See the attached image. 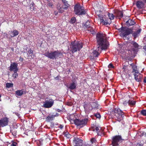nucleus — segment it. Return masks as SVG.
<instances>
[{
	"label": "nucleus",
	"mask_w": 146,
	"mask_h": 146,
	"mask_svg": "<svg viewBox=\"0 0 146 146\" xmlns=\"http://www.w3.org/2000/svg\"><path fill=\"white\" fill-rule=\"evenodd\" d=\"M96 39L98 45L97 48L93 52L94 57L98 56L101 52L102 50L106 49L109 44L105 34L100 33L97 34L96 35Z\"/></svg>",
	"instance_id": "obj_1"
},
{
	"label": "nucleus",
	"mask_w": 146,
	"mask_h": 146,
	"mask_svg": "<svg viewBox=\"0 0 146 146\" xmlns=\"http://www.w3.org/2000/svg\"><path fill=\"white\" fill-rule=\"evenodd\" d=\"M119 32H121L120 35L123 37H125L131 34L133 36L134 38L135 39L137 37L138 35L141 31V29H140L136 31H133L131 28H128L126 27H122L118 29Z\"/></svg>",
	"instance_id": "obj_2"
},
{
	"label": "nucleus",
	"mask_w": 146,
	"mask_h": 146,
	"mask_svg": "<svg viewBox=\"0 0 146 146\" xmlns=\"http://www.w3.org/2000/svg\"><path fill=\"white\" fill-rule=\"evenodd\" d=\"M83 46L82 43L80 41H74L71 42L69 49L72 53L80 51Z\"/></svg>",
	"instance_id": "obj_3"
},
{
	"label": "nucleus",
	"mask_w": 146,
	"mask_h": 146,
	"mask_svg": "<svg viewBox=\"0 0 146 146\" xmlns=\"http://www.w3.org/2000/svg\"><path fill=\"white\" fill-rule=\"evenodd\" d=\"M62 4L61 5L58 3L57 4L56 7L58 12L61 13L64 12V10H67L70 6L68 3V1L66 0H62Z\"/></svg>",
	"instance_id": "obj_4"
},
{
	"label": "nucleus",
	"mask_w": 146,
	"mask_h": 146,
	"mask_svg": "<svg viewBox=\"0 0 146 146\" xmlns=\"http://www.w3.org/2000/svg\"><path fill=\"white\" fill-rule=\"evenodd\" d=\"M74 12L76 15H82L86 14V11L83 9L79 4H77L74 6Z\"/></svg>",
	"instance_id": "obj_5"
},
{
	"label": "nucleus",
	"mask_w": 146,
	"mask_h": 146,
	"mask_svg": "<svg viewBox=\"0 0 146 146\" xmlns=\"http://www.w3.org/2000/svg\"><path fill=\"white\" fill-rule=\"evenodd\" d=\"M60 54V52L58 51H55L50 52L48 51L46 52L44 55L48 58L53 60L56 59Z\"/></svg>",
	"instance_id": "obj_6"
},
{
	"label": "nucleus",
	"mask_w": 146,
	"mask_h": 146,
	"mask_svg": "<svg viewBox=\"0 0 146 146\" xmlns=\"http://www.w3.org/2000/svg\"><path fill=\"white\" fill-rule=\"evenodd\" d=\"M88 120V119L87 118L82 119H76L73 120V121L74 123L76 125L78 126L80 128H81L86 124Z\"/></svg>",
	"instance_id": "obj_7"
},
{
	"label": "nucleus",
	"mask_w": 146,
	"mask_h": 146,
	"mask_svg": "<svg viewBox=\"0 0 146 146\" xmlns=\"http://www.w3.org/2000/svg\"><path fill=\"white\" fill-rule=\"evenodd\" d=\"M115 115L116 117L115 119L119 121L123 119L124 113L119 109H115L114 110Z\"/></svg>",
	"instance_id": "obj_8"
},
{
	"label": "nucleus",
	"mask_w": 146,
	"mask_h": 146,
	"mask_svg": "<svg viewBox=\"0 0 146 146\" xmlns=\"http://www.w3.org/2000/svg\"><path fill=\"white\" fill-rule=\"evenodd\" d=\"M100 19V23L104 25H107L111 23V21L105 15L103 16L102 15L100 14L98 15Z\"/></svg>",
	"instance_id": "obj_9"
},
{
	"label": "nucleus",
	"mask_w": 146,
	"mask_h": 146,
	"mask_svg": "<svg viewBox=\"0 0 146 146\" xmlns=\"http://www.w3.org/2000/svg\"><path fill=\"white\" fill-rule=\"evenodd\" d=\"M123 140L121 136L116 135L113 137L112 141L113 146H117L119 145V143L120 141H122Z\"/></svg>",
	"instance_id": "obj_10"
},
{
	"label": "nucleus",
	"mask_w": 146,
	"mask_h": 146,
	"mask_svg": "<svg viewBox=\"0 0 146 146\" xmlns=\"http://www.w3.org/2000/svg\"><path fill=\"white\" fill-rule=\"evenodd\" d=\"M129 43L132 45V48L131 50L133 51L134 53H137L138 52V50L140 49L141 47V46H139L134 41L130 42Z\"/></svg>",
	"instance_id": "obj_11"
},
{
	"label": "nucleus",
	"mask_w": 146,
	"mask_h": 146,
	"mask_svg": "<svg viewBox=\"0 0 146 146\" xmlns=\"http://www.w3.org/2000/svg\"><path fill=\"white\" fill-rule=\"evenodd\" d=\"M9 122V118L5 117L0 119V127H3L8 125Z\"/></svg>",
	"instance_id": "obj_12"
},
{
	"label": "nucleus",
	"mask_w": 146,
	"mask_h": 146,
	"mask_svg": "<svg viewBox=\"0 0 146 146\" xmlns=\"http://www.w3.org/2000/svg\"><path fill=\"white\" fill-rule=\"evenodd\" d=\"M54 103V100L52 99H50L49 100H46L44 103L43 106L45 108H50L52 106Z\"/></svg>",
	"instance_id": "obj_13"
},
{
	"label": "nucleus",
	"mask_w": 146,
	"mask_h": 146,
	"mask_svg": "<svg viewBox=\"0 0 146 146\" xmlns=\"http://www.w3.org/2000/svg\"><path fill=\"white\" fill-rule=\"evenodd\" d=\"M18 64L16 62H13L11 64L10 66L9 67V70L11 71H18V68H17Z\"/></svg>",
	"instance_id": "obj_14"
},
{
	"label": "nucleus",
	"mask_w": 146,
	"mask_h": 146,
	"mask_svg": "<svg viewBox=\"0 0 146 146\" xmlns=\"http://www.w3.org/2000/svg\"><path fill=\"white\" fill-rule=\"evenodd\" d=\"M73 143L75 146H82V141L78 138L75 137L73 140Z\"/></svg>",
	"instance_id": "obj_15"
},
{
	"label": "nucleus",
	"mask_w": 146,
	"mask_h": 146,
	"mask_svg": "<svg viewBox=\"0 0 146 146\" xmlns=\"http://www.w3.org/2000/svg\"><path fill=\"white\" fill-rule=\"evenodd\" d=\"M84 107L85 110L89 111L92 110L91 102H84Z\"/></svg>",
	"instance_id": "obj_16"
},
{
	"label": "nucleus",
	"mask_w": 146,
	"mask_h": 146,
	"mask_svg": "<svg viewBox=\"0 0 146 146\" xmlns=\"http://www.w3.org/2000/svg\"><path fill=\"white\" fill-rule=\"evenodd\" d=\"M90 23L89 21H87L84 24V28H87L88 29V31H90V32H92L91 33L93 34L94 33V29L91 27L90 26Z\"/></svg>",
	"instance_id": "obj_17"
},
{
	"label": "nucleus",
	"mask_w": 146,
	"mask_h": 146,
	"mask_svg": "<svg viewBox=\"0 0 146 146\" xmlns=\"http://www.w3.org/2000/svg\"><path fill=\"white\" fill-rule=\"evenodd\" d=\"M77 84L75 81H73L72 83H71L69 85H66V86L71 90H73L76 89Z\"/></svg>",
	"instance_id": "obj_18"
},
{
	"label": "nucleus",
	"mask_w": 146,
	"mask_h": 146,
	"mask_svg": "<svg viewBox=\"0 0 146 146\" xmlns=\"http://www.w3.org/2000/svg\"><path fill=\"white\" fill-rule=\"evenodd\" d=\"M134 76V78L136 81L139 82L141 81V80L142 78V75L138 73V74L137 73H135L133 74Z\"/></svg>",
	"instance_id": "obj_19"
},
{
	"label": "nucleus",
	"mask_w": 146,
	"mask_h": 146,
	"mask_svg": "<svg viewBox=\"0 0 146 146\" xmlns=\"http://www.w3.org/2000/svg\"><path fill=\"white\" fill-rule=\"evenodd\" d=\"M130 65L131 66L133 69L132 72L133 73V74L135 73H137V74H138L139 72L138 70H137V66L133 63L131 64Z\"/></svg>",
	"instance_id": "obj_20"
},
{
	"label": "nucleus",
	"mask_w": 146,
	"mask_h": 146,
	"mask_svg": "<svg viewBox=\"0 0 146 146\" xmlns=\"http://www.w3.org/2000/svg\"><path fill=\"white\" fill-rule=\"evenodd\" d=\"M27 55L29 58L31 59L33 58L35 56L33 53V51L30 49L28 51L27 53Z\"/></svg>",
	"instance_id": "obj_21"
},
{
	"label": "nucleus",
	"mask_w": 146,
	"mask_h": 146,
	"mask_svg": "<svg viewBox=\"0 0 146 146\" xmlns=\"http://www.w3.org/2000/svg\"><path fill=\"white\" fill-rule=\"evenodd\" d=\"M136 5L139 9H141L143 7L144 3L141 1H139L137 2Z\"/></svg>",
	"instance_id": "obj_22"
},
{
	"label": "nucleus",
	"mask_w": 146,
	"mask_h": 146,
	"mask_svg": "<svg viewBox=\"0 0 146 146\" xmlns=\"http://www.w3.org/2000/svg\"><path fill=\"white\" fill-rule=\"evenodd\" d=\"M19 34V32L17 30H15L13 31H10V35L12 37L15 36Z\"/></svg>",
	"instance_id": "obj_23"
},
{
	"label": "nucleus",
	"mask_w": 146,
	"mask_h": 146,
	"mask_svg": "<svg viewBox=\"0 0 146 146\" xmlns=\"http://www.w3.org/2000/svg\"><path fill=\"white\" fill-rule=\"evenodd\" d=\"M115 15H116L119 18H122L123 16V12L120 11H116L115 13Z\"/></svg>",
	"instance_id": "obj_24"
},
{
	"label": "nucleus",
	"mask_w": 146,
	"mask_h": 146,
	"mask_svg": "<svg viewBox=\"0 0 146 146\" xmlns=\"http://www.w3.org/2000/svg\"><path fill=\"white\" fill-rule=\"evenodd\" d=\"M91 106L92 108V110L94 108H98L99 105L97 102H91Z\"/></svg>",
	"instance_id": "obj_25"
},
{
	"label": "nucleus",
	"mask_w": 146,
	"mask_h": 146,
	"mask_svg": "<svg viewBox=\"0 0 146 146\" xmlns=\"http://www.w3.org/2000/svg\"><path fill=\"white\" fill-rule=\"evenodd\" d=\"M126 24L127 26L133 25L135 24V21L131 19H129L126 22Z\"/></svg>",
	"instance_id": "obj_26"
},
{
	"label": "nucleus",
	"mask_w": 146,
	"mask_h": 146,
	"mask_svg": "<svg viewBox=\"0 0 146 146\" xmlns=\"http://www.w3.org/2000/svg\"><path fill=\"white\" fill-rule=\"evenodd\" d=\"M56 116V115H49L46 118V120L47 121L49 122L52 120Z\"/></svg>",
	"instance_id": "obj_27"
},
{
	"label": "nucleus",
	"mask_w": 146,
	"mask_h": 146,
	"mask_svg": "<svg viewBox=\"0 0 146 146\" xmlns=\"http://www.w3.org/2000/svg\"><path fill=\"white\" fill-rule=\"evenodd\" d=\"M24 91L23 90H18L15 91V94L18 96H21L23 94Z\"/></svg>",
	"instance_id": "obj_28"
},
{
	"label": "nucleus",
	"mask_w": 146,
	"mask_h": 146,
	"mask_svg": "<svg viewBox=\"0 0 146 146\" xmlns=\"http://www.w3.org/2000/svg\"><path fill=\"white\" fill-rule=\"evenodd\" d=\"M109 18H108L110 21L114 19L115 17V15H114L112 13H108Z\"/></svg>",
	"instance_id": "obj_29"
},
{
	"label": "nucleus",
	"mask_w": 146,
	"mask_h": 146,
	"mask_svg": "<svg viewBox=\"0 0 146 146\" xmlns=\"http://www.w3.org/2000/svg\"><path fill=\"white\" fill-rule=\"evenodd\" d=\"M63 135L66 137L67 138H69L70 136L71 135L68 133L67 132H64L63 133Z\"/></svg>",
	"instance_id": "obj_30"
},
{
	"label": "nucleus",
	"mask_w": 146,
	"mask_h": 146,
	"mask_svg": "<svg viewBox=\"0 0 146 146\" xmlns=\"http://www.w3.org/2000/svg\"><path fill=\"white\" fill-rule=\"evenodd\" d=\"M6 87L7 88H10L13 87V84L12 83H7L6 84Z\"/></svg>",
	"instance_id": "obj_31"
},
{
	"label": "nucleus",
	"mask_w": 146,
	"mask_h": 146,
	"mask_svg": "<svg viewBox=\"0 0 146 146\" xmlns=\"http://www.w3.org/2000/svg\"><path fill=\"white\" fill-rule=\"evenodd\" d=\"M76 21V19L75 17L72 18L70 21V23L72 24L74 23Z\"/></svg>",
	"instance_id": "obj_32"
},
{
	"label": "nucleus",
	"mask_w": 146,
	"mask_h": 146,
	"mask_svg": "<svg viewBox=\"0 0 146 146\" xmlns=\"http://www.w3.org/2000/svg\"><path fill=\"white\" fill-rule=\"evenodd\" d=\"M17 71L14 72V73L12 75V77H13L14 78H15L18 76V74L17 73Z\"/></svg>",
	"instance_id": "obj_33"
},
{
	"label": "nucleus",
	"mask_w": 146,
	"mask_h": 146,
	"mask_svg": "<svg viewBox=\"0 0 146 146\" xmlns=\"http://www.w3.org/2000/svg\"><path fill=\"white\" fill-rule=\"evenodd\" d=\"M34 3H31L30 5V9L31 11H33L34 10L35 7L34 5L33 4Z\"/></svg>",
	"instance_id": "obj_34"
},
{
	"label": "nucleus",
	"mask_w": 146,
	"mask_h": 146,
	"mask_svg": "<svg viewBox=\"0 0 146 146\" xmlns=\"http://www.w3.org/2000/svg\"><path fill=\"white\" fill-rule=\"evenodd\" d=\"M128 103L129 104L133 105L135 104V101L129 100Z\"/></svg>",
	"instance_id": "obj_35"
},
{
	"label": "nucleus",
	"mask_w": 146,
	"mask_h": 146,
	"mask_svg": "<svg viewBox=\"0 0 146 146\" xmlns=\"http://www.w3.org/2000/svg\"><path fill=\"white\" fill-rule=\"evenodd\" d=\"M141 113L144 116H146V110H143L141 111Z\"/></svg>",
	"instance_id": "obj_36"
},
{
	"label": "nucleus",
	"mask_w": 146,
	"mask_h": 146,
	"mask_svg": "<svg viewBox=\"0 0 146 146\" xmlns=\"http://www.w3.org/2000/svg\"><path fill=\"white\" fill-rule=\"evenodd\" d=\"M90 141V142L91 143V144H92L94 143H95L96 141L94 138H92L91 139Z\"/></svg>",
	"instance_id": "obj_37"
},
{
	"label": "nucleus",
	"mask_w": 146,
	"mask_h": 146,
	"mask_svg": "<svg viewBox=\"0 0 146 146\" xmlns=\"http://www.w3.org/2000/svg\"><path fill=\"white\" fill-rule=\"evenodd\" d=\"M17 143L15 142H13L11 144L7 145V146H16Z\"/></svg>",
	"instance_id": "obj_38"
},
{
	"label": "nucleus",
	"mask_w": 146,
	"mask_h": 146,
	"mask_svg": "<svg viewBox=\"0 0 146 146\" xmlns=\"http://www.w3.org/2000/svg\"><path fill=\"white\" fill-rule=\"evenodd\" d=\"M11 132L12 133V134L14 136H15L16 135L17 133L16 131H13V130L11 129Z\"/></svg>",
	"instance_id": "obj_39"
},
{
	"label": "nucleus",
	"mask_w": 146,
	"mask_h": 146,
	"mask_svg": "<svg viewBox=\"0 0 146 146\" xmlns=\"http://www.w3.org/2000/svg\"><path fill=\"white\" fill-rule=\"evenodd\" d=\"M95 116L97 118H100V115L99 113H96L95 114Z\"/></svg>",
	"instance_id": "obj_40"
},
{
	"label": "nucleus",
	"mask_w": 146,
	"mask_h": 146,
	"mask_svg": "<svg viewBox=\"0 0 146 146\" xmlns=\"http://www.w3.org/2000/svg\"><path fill=\"white\" fill-rule=\"evenodd\" d=\"M95 129L97 132H98L100 130V128L98 127H96L95 128Z\"/></svg>",
	"instance_id": "obj_41"
},
{
	"label": "nucleus",
	"mask_w": 146,
	"mask_h": 146,
	"mask_svg": "<svg viewBox=\"0 0 146 146\" xmlns=\"http://www.w3.org/2000/svg\"><path fill=\"white\" fill-rule=\"evenodd\" d=\"M108 67L109 68H113V64L111 63L108 66Z\"/></svg>",
	"instance_id": "obj_42"
},
{
	"label": "nucleus",
	"mask_w": 146,
	"mask_h": 146,
	"mask_svg": "<svg viewBox=\"0 0 146 146\" xmlns=\"http://www.w3.org/2000/svg\"><path fill=\"white\" fill-rule=\"evenodd\" d=\"M47 5L49 7H52L53 5V4L52 3H49Z\"/></svg>",
	"instance_id": "obj_43"
},
{
	"label": "nucleus",
	"mask_w": 146,
	"mask_h": 146,
	"mask_svg": "<svg viewBox=\"0 0 146 146\" xmlns=\"http://www.w3.org/2000/svg\"><path fill=\"white\" fill-rule=\"evenodd\" d=\"M128 100H127V101H124V102H123V104L124 105H126L127 103H128Z\"/></svg>",
	"instance_id": "obj_44"
},
{
	"label": "nucleus",
	"mask_w": 146,
	"mask_h": 146,
	"mask_svg": "<svg viewBox=\"0 0 146 146\" xmlns=\"http://www.w3.org/2000/svg\"><path fill=\"white\" fill-rule=\"evenodd\" d=\"M143 48L145 50L144 52L145 55H146V46H144Z\"/></svg>",
	"instance_id": "obj_45"
},
{
	"label": "nucleus",
	"mask_w": 146,
	"mask_h": 146,
	"mask_svg": "<svg viewBox=\"0 0 146 146\" xmlns=\"http://www.w3.org/2000/svg\"><path fill=\"white\" fill-rule=\"evenodd\" d=\"M64 127V126L62 125H60L58 127L59 128H60V129H62Z\"/></svg>",
	"instance_id": "obj_46"
},
{
	"label": "nucleus",
	"mask_w": 146,
	"mask_h": 146,
	"mask_svg": "<svg viewBox=\"0 0 146 146\" xmlns=\"http://www.w3.org/2000/svg\"><path fill=\"white\" fill-rule=\"evenodd\" d=\"M143 82L145 83H146V77L144 78L143 80Z\"/></svg>",
	"instance_id": "obj_47"
},
{
	"label": "nucleus",
	"mask_w": 146,
	"mask_h": 146,
	"mask_svg": "<svg viewBox=\"0 0 146 146\" xmlns=\"http://www.w3.org/2000/svg\"><path fill=\"white\" fill-rule=\"evenodd\" d=\"M68 105L69 106H71L72 105V103L71 102L68 103Z\"/></svg>",
	"instance_id": "obj_48"
},
{
	"label": "nucleus",
	"mask_w": 146,
	"mask_h": 146,
	"mask_svg": "<svg viewBox=\"0 0 146 146\" xmlns=\"http://www.w3.org/2000/svg\"><path fill=\"white\" fill-rule=\"evenodd\" d=\"M20 60H21V61H23V58H21V57H20Z\"/></svg>",
	"instance_id": "obj_49"
},
{
	"label": "nucleus",
	"mask_w": 146,
	"mask_h": 146,
	"mask_svg": "<svg viewBox=\"0 0 146 146\" xmlns=\"http://www.w3.org/2000/svg\"><path fill=\"white\" fill-rule=\"evenodd\" d=\"M83 146H90L89 144L88 145H84Z\"/></svg>",
	"instance_id": "obj_50"
},
{
	"label": "nucleus",
	"mask_w": 146,
	"mask_h": 146,
	"mask_svg": "<svg viewBox=\"0 0 146 146\" xmlns=\"http://www.w3.org/2000/svg\"><path fill=\"white\" fill-rule=\"evenodd\" d=\"M126 68V66H124L123 67V69H125V68Z\"/></svg>",
	"instance_id": "obj_51"
},
{
	"label": "nucleus",
	"mask_w": 146,
	"mask_h": 146,
	"mask_svg": "<svg viewBox=\"0 0 146 146\" xmlns=\"http://www.w3.org/2000/svg\"><path fill=\"white\" fill-rule=\"evenodd\" d=\"M143 1H144L145 3H146V0H142Z\"/></svg>",
	"instance_id": "obj_52"
},
{
	"label": "nucleus",
	"mask_w": 146,
	"mask_h": 146,
	"mask_svg": "<svg viewBox=\"0 0 146 146\" xmlns=\"http://www.w3.org/2000/svg\"><path fill=\"white\" fill-rule=\"evenodd\" d=\"M50 0H47L48 2H49Z\"/></svg>",
	"instance_id": "obj_53"
},
{
	"label": "nucleus",
	"mask_w": 146,
	"mask_h": 146,
	"mask_svg": "<svg viewBox=\"0 0 146 146\" xmlns=\"http://www.w3.org/2000/svg\"><path fill=\"white\" fill-rule=\"evenodd\" d=\"M90 146V145H89Z\"/></svg>",
	"instance_id": "obj_54"
}]
</instances>
